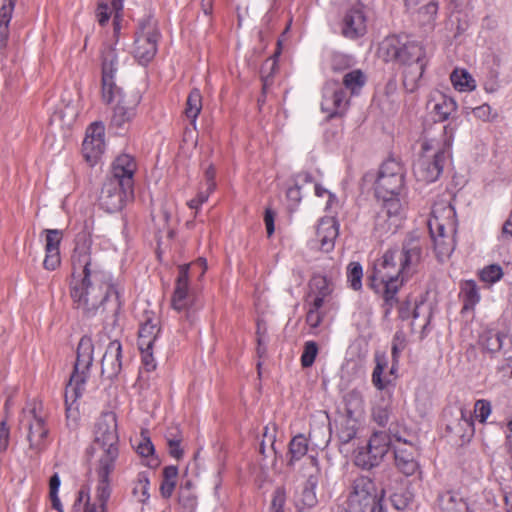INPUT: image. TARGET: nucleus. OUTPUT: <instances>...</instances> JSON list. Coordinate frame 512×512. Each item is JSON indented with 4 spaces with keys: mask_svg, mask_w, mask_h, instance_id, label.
Masks as SVG:
<instances>
[{
    "mask_svg": "<svg viewBox=\"0 0 512 512\" xmlns=\"http://www.w3.org/2000/svg\"><path fill=\"white\" fill-rule=\"evenodd\" d=\"M91 244L87 233L77 235L71 256L69 293L72 305L83 319H92L103 313H111L115 317L121 307L119 293L111 273L92 254Z\"/></svg>",
    "mask_w": 512,
    "mask_h": 512,
    "instance_id": "f257e3e1",
    "label": "nucleus"
},
{
    "mask_svg": "<svg viewBox=\"0 0 512 512\" xmlns=\"http://www.w3.org/2000/svg\"><path fill=\"white\" fill-rule=\"evenodd\" d=\"M404 187V170L395 159L386 160L375 182V194L383 203L375 216V230L380 234L395 233L405 217L398 195Z\"/></svg>",
    "mask_w": 512,
    "mask_h": 512,
    "instance_id": "f03ea898",
    "label": "nucleus"
},
{
    "mask_svg": "<svg viewBox=\"0 0 512 512\" xmlns=\"http://www.w3.org/2000/svg\"><path fill=\"white\" fill-rule=\"evenodd\" d=\"M379 52L385 61H395L404 67L403 86L407 92L416 91L426 67L422 45L406 37L393 35L383 40Z\"/></svg>",
    "mask_w": 512,
    "mask_h": 512,
    "instance_id": "7ed1b4c3",
    "label": "nucleus"
},
{
    "mask_svg": "<svg viewBox=\"0 0 512 512\" xmlns=\"http://www.w3.org/2000/svg\"><path fill=\"white\" fill-rule=\"evenodd\" d=\"M135 159L129 154L119 155L112 163L110 175L102 185L99 206L108 213H115L134 196Z\"/></svg>",
    "mask_w": 512,
    "mask_h": 512,
    "instance_id": "20e7f679",
    "label": "nucleus"
},
{
    "mask_svg": "<svg viewBox=\"0 0 512 512\" xmlns=\"http://www.w3.org/2000/svg\"><path fill=\"white\" fill-rule=\"evenodd\" d=\"M93 354V341L91 337L84 335L78 343L73 372L64 392L66 421L70 429H75L78 424L80 416L78 400L82 397L87 380L90 377Z\"/></svg>",
    "mask_w": 512,
    "mask_h": 512,
    "instance_id": "39448f33",
    "label": "nucleus"
},
{
    "mask_svg": "<svg viewBox=\"0 0 512 512\" xmlns=\"http://www.w3.org/2000/svg\"><path fill=\"white\" fill-rule=\"evenodd\" d=\"M410 276L399 262L396 250L388 249L374 264L373 281L381 286L384 314L388 316L398 303L397 294Z\"/></svg>",
    "mask_w": 512,
    "mask_h": 512,
    "instance_id": "423d86ee",
    "label": "nucleus"
},
{
    "mask_svg": "<svg viewBox=\"0 0 512 512\" xmlns=\"http://www.w3.org/2000/svg\"><path fill=\"white\" fill-rule=\"evenodd\" d=\"M385 491V488L379 490L371 478L357 477L352 483L347 512H384L382 499Z\"/></svg>",
    "mask_w": 512,
    "mask_h": 512,
    "instance_id": "0eeeda50",
    "label": "nucleus"
},
{
    "mask_svg": "<svg viewBox=\"0 0 512 512\" xmlns=\"http://www.w3.org/2000/svg\"><path fill=\"white\" fill-rule=\"evenodd\" d=\"M160 37V31L153 18L146 17L140 21L133 49V55L139 64L145 66L154 59Z\"/></svg>",
    "mask_w": 512,
    "mask_h": 512,
    "instance_id": "6e6552de",
    "label": "nucleus"
},
{
    "mask_svg": "<svg viewBox=\"0 0 512 512\" xmlns=\"http://www.w3.org/2000/svg\"><path fill=\"white\" fill-rule=\"evenodd\" d=\"M391 436L386 431H375L367 441L366 445L357 449L355 464L366 470H370L384 460L391 449Z\"/></svg>",
    "mask_w": 512,
    "mask_h": 512,
    "instance_id": "1a4fd4ad",
    "label": "nucleus"
},
{
    "mask_svg": "<svg viewBox=\"0 0 512 512\" xmlns=\"http://www.w3.org/2000/svg\"><path fill=\"white\" fill-rule=\"evenodd\" d=\"M117 418L113 412L103 413L96 423L95 443L103 449L99 461L116 462L118 458Z\"/></svg>",
    "mask_w": 512,
    "mask_h": 512,
    "instance_id": "9d476101",
    "label": "nucleus"
},
{
    "mask_svg": "<svg viewBox=\"0 0 512 512\" xmlns=\"http://www.w3.org/2000/svg\"><path fill=\"white\" fill-rule=\"evenodd\" d=\"M435 104L432 108V113L435 116V121L444 122L449 121L443 127V140L446 148H451L455 133L461 123L459 116H457L458 105L457 102L450 96L438 93L433 97Z\"/></svg>",
    "mask_w": 512,
    "mask_h": 512,
    "instance_id": "9b49d317",
    "label": "nucleus"
},
{
    "mask_svg": "<svg viewBox=\"0 0 512 512\" xmlns=\"http://www.w3.org/2000/svg\"><path fill=\"white\" fill-rule=\"evenodd\" d=\"M396 250L402 269L411 277L416 273L425 257V241L414 234H409L402 241L401 247H393Z\"/></svg>",
    "mask_w": 512,
    "mask_h": 512,
    "instance_id": "f8f14e48",
    "label": "nucleus"
},
{
    "mask_svg": "<svg viewBox=\"0 0 512 512\" xmlns=\"http://www.w3.org/2000/svg\"><path fill=\"white\" fill-rule=\"evenodd\" d=\"M24 425L28 429L27 440L30 450L41 453L47 446L49 428L45 416L36 407L24 411Z\"/></svg>",
    "mask_w": 512,
    "mask_h": 512,
    "instance_id": "ddd939ff",
    "label": "nucleus"
},
{
    "mask_svg": "<svg viewBox=\"0 0 512 512\" xmlns=\"http://www.w3.org/2000/svg\"><path fill=\"white\" fill-rule=\"evenodd\" d=\"M118 70V54L114 47L108 46L102 52V99L111 104L120 95L121 88L115 83Z\"/></svg>",
    "mask_w": 512,
    "mask_h": 512,
    "instance_id": "4468645a",
    "label": "nucleus"
},
{
    "mask_svg": "<svg viewBox=\"0 0 512 512\" xmlns=\"http://www.w3.org/2000/svg\"><path fill=\"white\" fill-rule=\"evenodd\" d=\"M449 151L450 148H446L443 142L442 147L432 157L426 154L421 155L413 168L417 180L426 183L436 181L442 174Z\"/></svg>",
    "mask_w": 512,
    "mask_h": 512,
    "instance_id": "2eb2a0df",
    "label": "nucleus"
},
{
    "mask_svg": "<svg viewBox=\"0 0 512 512\" xmlns=\"http://www.w3.org/2000/svg\"><path fill=\"white\" fill-rule=\"evenodd\" d=\"M349 106V98L343 86L336 80L327 81L322 91L321 109L327 118L343 116Z\"/></svg>",
    "mask_w": 512,
    "mask_h": 512,
    "instance_id": "dca6fc26",
    "label": "nucleus"
},
{
    "mask_svg": "<svg viewBox=\"0 0 512 512\" xmlns=\"http://www.w3.org/2000/svg\"><path fill=\"white\" fill-rule=\"evenodd\" d=\"M393 437L397 442L404 445V447L398 445L393 447L395 465L397 469L406 476L415 474L419 469V463L417 460L418 448L416 444L413 441L404 439L397 434H394Z\"/></svg>",
    "mask_w": 512,
    "mask_h": 512,
    "instance_id": "f3484780",
    "label": "nucleus"
},
{
    "mask_svg": "<svg viewBox=\"0 0 512 512\" xmlns=\"http://www.w3.org/2000/svg\"><path fill=\"white\" fill-rule=\"evenodd\" d=\"M194 302V295L189 289V266L179 267L174 292L171 299V306L177 312H185L187 319L190 318V309Z\"/></svg>",
    "mask_w": 512,
    "mask_h": 512,
    "instance_id": "a211bd4d",
    "label": "nucleus"
},
{
    "mask_svg": "<svg viewBox=\"0 0 512 512\" xmlns=\"http://www.w3.org/2000/svg\"><path fill=\"white\" fill-rule=\"evenodd\" d=\"M138 94L123 96L122 91L113 102H117L111 117V126L117 130V133L126 128V124L130 123L136 116L137 106L140 102Z\"/></svg>",
    "mask_w": 512,
    "mask_h": 512,
    "instance_id": "6ab92c4d",
    "label": "nucleus"
},
{
    "mask_svg": "<svg viewBox=\"0 0 512 512\" xmlns=\"http://www.w3.org/2000/svg\"><path fill=\"white\" fill-rule=\"evenodd\" d=\"M105 127L102 122L92 123L82 143V153L88 163L94 165L105 150Z\"/></svg>",
    "mask_w": 512,
    "mask_h": 512,
    "instance_id": "aec40b11",
    "label": "nucleus"
},
{
    "mask_svg": "<svg viewBox=\"0 0 512 512\" xmlns=\"http://www.w3.org/2000/svg\"><path fill=\"white\" fill-rule=\"evenodd\" d=\"M366 22L363 5L356 4L344 14L341 22V34L351 40L363 37L367 31Z\"/></svg>",
    "mask_w": 512,
    "mask_h": 512,
    "instance_id": "412c9836",
    "label": "nucleus"
},
{
    "mask_svg": "<svg viewBox=\"0 0 512 512\" xmlns=\"http://www.w3.org/2000/svg\"><path fill=\"white\" fill-rule=\"evenodd\" d=\"M479 345L491 354H506L512 350V336L496 329H486L479 336Z\"/></svg>",
    "mask_w": 512,
    "mask_h": 512,
    "instance_id": "4be33fe9",
    "label": "nucleus"
},
{
    "mask_svg": "<svg viewBox=\"0 0 512 512\" xmlns=\"http://www.w3.org/2000/svg\"><path fill=\"white\" fill-rule=\"evenodd\" d=\"M122 370V345L118 340L111 341L101 360V372L108 379L116 378Z\"/></svg>",
    "mask_w": 512,
    "mask_h": 512,
    "instance_id": "5701e85b",
    "label": "nucleus"
},
{
    "mask_svg": "<svg viewBox=\"0 0 512 512\" xmlns=\"http://www.w3.org/2000/svg\"><path fill=\"white\" fill-rule=\"evenodd\" d=\"M45 238V258L43 266L46 270L53 271L61 263L60 243L62 240V231L58 229H46Z\"/></svg>",
    "mask_w": 512,
    "mask_h": 512,
    "instance_id": "b1692460",
    "label": "nucleus"
},
{
    "mask_svg": "<svg viewBox=\"0 0 512 512\" xmlns=\"http://www.w3.org/2000/svg\"><path fill=\"white\" fill-rule=\"evenodd\" d=\"M115 468V462L99 461L98 484L96 487V500L99 503L100 512H104L111 496L110 473Z\"/></svg>",
    "mask_w": 512,
    "mask_h": 512,
    "instance_id": "393cba45",
    "label": "nucleus"
},
{
    "mask_svg": "<svg viewBox=\"0 0 512 512\" xmlns=\"http://www.w3.org/2000/svg\"><path fill=\"white\" fill-rule=\"evenodd\" d=\"M428 227L431 237L434 242L435 250L442 255H450L454 249L451 240L446 241V225L441 222L439 217L436 215V210L432 211V216L428 221Z\"/></svg>",
    "mask_w": 512,
    "mask_h": 512,
    "instance_id": "a878e982",
    "label": "nucleus"
},
{
    "mask_svg": "<svg viewBox=\"0 0 512 512\" xmlns=\"http://www.w3.org/2000/svg\"><path fill=\"white\" fill-rule=\"evenodd\" d=\"M436 506L440 512H469L465 497L454 489L439 492Z\"/></svg>",
    "mask_w": 512,
    "mask_h": 512,
    "instance_id": "bb28decb",
    "label": "nucleus"
},
{
    "mask_svg": "<svg viewBox=\"0 0 512 512\" xmlns=\"http://www.w3.org/2000/svg\"><path fill=\"white\" fill-rule=\"evenodd\" d=\"M339 233V224L334 218H322L317 226V239L321 249L328 252L334 247V241Z\"/></svg>",
    "mask_w": 512,
    "mask_h": 512,
    "instance_id": "cd10ccee",
    "label": "nucleus"
},
{
    "mask_svg": "<svg viewBox=\"0 0 512 512\" xmlns=\"http://www.w3.org/2000/svg\"><path fill=\"white\" fill-rule=\"evenodd\" d=\"M160 333L158 320L147 319L139 328L138 347L152 349Z\"/></svg>",
    "mask_w": 512,
    "mask_h": 512,
    "instance_id": "c85d7f7f",
    "label": "nucleus"
},
{
    "mask_svg": "<svg viewBox=\"0 0 512 512\" xmlns=\"http://www.w3.org/2000/svg\"><path fill=\"white\" fill-rule=\"evenodd\" d=\"M150 480L147 472L142 471L137 474L132 483V496L141 504H146L150 499Z\"/></svg>",
    "mask_w": 512,
    "mask_h": 512,
    "instance_id": "c756f323",
    "label": "nucleus"
},
{
    "mask_svg": "<svg viewBox=\"0 0 512 512\" xmlns=\"http://www.w3.org/2000/svg\"><path fill=\"white\" fill-rule=\"evenodd\" d=\"M460 295L463 298V310L473 309L481 299L479 288L474 280H466L461 284Z\"/></svg>",
    "mask_w": 512,
    "mask_h": 512,
    "instance_id": "7c9ffc66",
    "label": "nucleus"
},
{
    "mask_svg": "<svg viewBox=\"0 0 512 512\" xmlns=\"http://www.w3.org/2000/svg\"><path fill=\"white\" fill-rule=\"evenodd\" d=\"M308 439L304 434L294 436L289 443L290 459L288 464L294 465L296 461L302 459L308 452Z\"/></svg>",
    "mask_w": 512,
    "mask_h": 512,
    "instance_id": "2f4dec72",
    "label": "nucleus"
},
{
    "mask_svg": "<svg viewBox=\"0 0 512 512\" xmlns=\"http://www.w3.org/2000/svg\"><path fill=\"white\" fill-rule=\"evenodd\" d=\"M202 109V95L199 89L191 90L187 97L185 115L190 119L193 125L196 124L197 117Z\"/></svg>",
    "mask_w": 512,
    "mask_h": 512,
    "instance_id": "473e14b6",
    "label": "nucleus"
},
{
    "mask_svg": "<svg viewBox=\"0 0 512 512\" xmlns=\"http://www.w3.org/2000/svg\"><path fill=\"white\" fill-rule=\"evenodd\" d=\"M163 479L160 485V493L163 498H170L176 486L178 476V467L174 465L166 466L163 469Z\"/></svg>",
    "mask_w": 512,
    "mask_h": 512,
    "instance_id": "72a5a7b5",
    "label": "nucleus"
},
{
    "mask_svg": "<svg viewBox=\"0 0 512 512\" xmlns=\"http://www.w3.org/2000/svg\"><path fill=\"white\" fill-rule=\"evenodd\" d=\"M454 88L458 91H471L476 88L473 77L464 69H455L450 76Z\"/></svg>",
    "mask_w": 512,
    "mask_h": 512,
    "instance_id": "f704fd0d",
    "label": "nucleus"
},
{
    "mask_svg": "<svg viewBox=\"0 0 512 512\" xmlns=\"http://www.w3.org/2000/svg\"><path fill=\"white\" fill-rule=\"evenodd\" d=\"M366 76L360 69L347 72L343 77L344 89L350 90L351 94H357L365 85Z\"/></svg>",
    "mask_w": 512,
    "mask_h": 512,
    "instance_id": "c9c22d12",
    "label": "nucleus"
},
{
    "mask_svg": "<svg viewBox=\"0 0 512 512\" xmlns=\"http://www.w3.org/2000/svg\"><path fill=\"white\" fill-rule=\"evenodd\" d=\"M165 437L167 441L169 455L176 460H181L183 458L184 451L180 445L182 438L181 435L179 434L178 429H169Z\"/></svg>",
    "mask_w": 512,
    "mask_h": 512,
    "instance_id": "e433bc0d",
    "label": "nucleus"
},
{
    "mask_svg": "<svg viewBox=\"0 0 512 512\" xmlns=\"http://www.w3.org/2000/svg\"><path fill=\"white\" fill-rule=\"evenodd\" d=\"M413 494L405 487H401L390 494L391 506L397 511H404L410 505Z\"/></svg>",
    "mask_w": 512,
    "mask_h": 512,
    "instance_id": "4c0bfd02",
    "label": "nucleus"
},
{
    "mask_svg": "<svg viewBox=\"0 0 512 512\" xmlns=\"http://www.w3.org/2000/svg\"><path fill=\"white\" fill-rule=\"evenodd\" d=\"M455 433L461 438H470L474 434V421L471 416V412L466 409L460 410V418L457 426L455 427Z\"/></svg>",
    "mask_w": 512,
    "mask_h": 512,
    "instance_id": "58836bf2",
    "label": "nucleus"
},
{
    "mask_svg": "<svg viewBox=\"0 0 512 512\" xmlns=\"http://www.w3.org/2000/svg\"><path fill=\"white\" fill-rule=\"evenodd\" d=\"M316 485H317V479L313 475H310L305 487L302 490L301 497H300V502L302 503V505L304 507L312 508L316 505V503H317V497H316V492H315Z\"/></svg>",
    "mask_w": 512,
    "mask_h": 512,
    "instance_id": "ea45409f",
    "label": "nucleus"
},
{
    "mask_svg": "<svg viewBox=\"0 0 512 512\" xmlns=\"http://www.w3.org/2000/svg\"><path fill=\"white\" fill-rule=\"evenodd\" d=\"M503 275V269L499 264H490L484 266L479 271L480 280L490 285L499 282L502 279Z\"/></svg>",
    "mask_w": 512,
    "mask_h": 512,
    "instance_id": "a19ab883",
    "label": "nucleus"
},
{
    "mask_svg": "<svg viewBox=\"0 0 512 512\" xmlns=\"http://www.w3.org/2000/svg\"><path fill=\"white\" fill-rule=\"evenodd\" d=\"M310 288V293L321 295L322 297H329L333 290L332 282L322 275H316L312 278Z\"/></svg>",
    "mask_w": 512,
    "mask_h": 512,
    "instance_id": "79ce46f5",
    "label": "nucleus"
},
{
    "mask_svg": "<svg viewBox=\"0 0 512 512\" xmlns=\"http://www.w3.org/2000/svg\"><path fill=\"white\" fill-rule=\"evenodd\" d=\"M391 415V405L388 402L383 401L382 404H378L372 409L373 420L382 427H385Z\"/></svg>",
    "mask_w": 512,
    "mask_h": 512,
    "instance_id": "37998d69",
    "label": "nucleus"
},
{
    "mask_svg": "<svg viewBox=\"0 0 512 512\" xmlns=\"http://www.w3.org/2000/svg\"><path fill=\"white\" fill-rule=\"evenodd\" d=\"M318 354V345L315 341H307L304 344L301 355V365L304 368L311 367Z\"/></svg>",
    "mask_w": 512,
    "mask_h": 512,
    "instance_id": "c03bdc74",
    "label": "nucleus"
},
{
    "mask_svg": "<svg viewBox=\"0 0 512 512\" xmlns=\"http://www.w3.org/2000/svg\"><path fill=\"white\" fill-rule=\"evenodd\" d=\"M362 276H363V269L360 263L358 262H352L348 266V272L347 277L348 281L350 282V286L353 290L357 291L361 289L362 287Z\"/></svg>",
    "mask_w": 512,
    "mask_h": 512,
    "instance_id": "a18cd8bd",
    "label": "nucleus"
},
{
    "mask_svg": "<svg viewBox=\"0 0 512 512\" xmlns=\"http://www.w3.org/2000/svg\"><path fill=\"white\" fill-rule=\"evenodd\" d=\"M353 65V58L346 54L334 53L331 57V69L334 72H343L350 69Z\"/></svg>",
    "mask_w": 512,
    "mask_h": 512,
    "instance_id": "49530a36",
    "label": "nucleus"
},
{
    "mask_svg": "<svg viewBox=\"0 0 512 512\" xmlns=\"http://www.w3.org/2000/svg\"><path fill=\"white\" fill-rule=\"evenodd\" d=\"M74 512H98L95 504L89 503V494L84 489L78 492V498L73 505Z\"/></svg>",
    "mask_w": 512,
    "mask_h": 512,
    "instance_id": "de8ad7c7",
    "label": "nucleus"
},
{
    "mask_svg": "<svg viewBox=\"0 0 512 512\" xmlns=\"http://www.w3.org/2000/svg\"><path fill=\"white\" fill-rule=\"evenodd\" d=\"M385 366H386L385 363H382L381 361L377 360L376 366L372 373V383L379 390L385 389L388 384V381H385L382 378V374L384 372Z\"/></svg>",
    "mask_w": 512,
    "mask_h": 512,
    "instance_id": "09e8293b",
    "label": "nucleus"
},
{
    "mask_svg": "<svg viewBox=\"0 0 512 512\" xmlns=\"http://www.w3.org/2000/svg\"><path fill=\"white\" fill-rule=\"evenodd\" d=\"M474 412L480 422L484 423L491 413V403L488 400H477L474 406Z\"/></svg>",
    "mask_w": 512,
    "mask_h": 512,
    "instance_id": "8fccbe9b",
    "label": "nucleus"
},
{
    "mask_svg": "<svg viewBox=\"0 0 512 512\" xmlns=\"http://www.w3.org/2000/svg\"><path fill=\"white\" fill-rule=\"evenodd\" d=\"M12 16L0 13V51L5 48L9 37V23Z\"/></svg>",
    "mask_w": 512,
    "mask_h": 512,
    "instance_id": "3c124183",
    "label": "nucleus"
},
{
    "mask_svg": "<svg viewBox=\"0 0 512 512\" xmlns=\"http://www.w3.org/2000/svg\"><path fill=\"white\" fill-rule=\"evenodd\" d=\"M437 12L438 2L436 0H431L419 9V13L422 16L423 21L428 23L435 19Z\"/></svg>",
    "mask_w": 512,
    "mask_h": 512,
    "instance_id": "603ef678",
    "label": "nucleus"
},
{
    "mask_svg": "<svg viewBox=\"0 0 512 512\" xmlns=\"http://www.w3.org/2000/svg\"><path fill=\"white\" fill-rule=\"evenodd\" d=\"M357 435V429L354 424L346 423L342 425L338 432V437L341 443L347 444L353 440Z\"/></svg>",
    "mask_w": 512,
    "mask_h": 512,
    "instance_id": "864d4df0",
    "label": "nucleus"
},
{
    "mask_svg": "<svg viewBox=\"0 0 512 512\" xmlns=\"http://www.w3.org/2000/svg\"><path fill=\"white\" fill-rule=\"evenodd\" d=\"M286 497L284 490L278 488L273 494L269 512H284L283 508L285 505Z\"/></svg>",
    "mask_w": 512,
    "mask_h": 512,
    "instance_id": "5fc2aeb1",
    "label": "nucleus"
},
{
    "mask_svg": "<svg viewBox=\"0 0 512 512\" xmlns=\"http://www.w3.org/2000/svg\"><path fill=\"white\" fill-rule=\"evenodd\" d=\"M324 318V313L319 310L307 309L306 313V323L309 325L311 329H316L320 326Z\"/></svg>",
    "mask_w": 512,
    "mask_h": 512,
    "instance_id": "6e6d98bb",
    "label": "nucleus"
},
{
    "mask_svg": "<svg viewBox=\"0 0 512 512\" xmlns=\"http://www.w3.org/2000/svg\"><path fill=\"white\" fill-rule=\"evenodd\" d=\"M10 441V429L5 420L0 422V454L4 453Z\"/></svg>",
    "mask_w": 512,
    "mask_h": 512,
    "instance_id": "4d7b16f0",
    "label": "nucleus"
},
{
    "mask_svg": "<svg viewBox=\"0 0 512 512\" xmlns=\"http://www.w3.org/2000/svg\"><path fill=\"white\" fill-rule=\"evenodd\" d=\"M474 116L482 121H490L492 109L488 104H483L475 108H471Z\"/></svg>",
    "mask_w": 512,
    "mask_h": 512,
    "instance_id": "13d9d810",
    "label": "nucleus"
},
{
    "mask_svg": "<svg viewBox=\"0 0 512 512\" xmlns=\"http://www.w3.org/2000/svg\"><path fill=\"white\" fill-rule=\"evenodd\" d=\"M142 353V364L146 371L150 372L156 368V362L152 355V349L139 348Z\"/></svg>",
    "mask_w": 512,
    "mask_h": 512,
    "instance_id": "bf43d9fd",
    "label": "nucleus"
},
{
    "mask_svg": "<svg viewBox=\"0 0 512 512\" xmlns=\"http://www.w3.org/2000/svg\"><path fill=\"white\" fill-rule=\"evenodd\" d=\"M154 445L149 438H144L137 446V452L142 457H148L154 454Z\"/></svg>",
    "mask_w": 512,
    "mask_h": 512,
    "instance_id": "052dcab7",
    "label": "nucleus"
},
{
    "mask_svg": "<svg viewBox=\"0 0 512 512\" xmlns=\"http://www.w3.org/2000/svg\"><path fill=\"white\" fill-rule=\"evenodd\" d=\"M96 16L99 24L104 26L110 18L108 5L105 3H99L96 11Z\"/></svg>",
    "mask_w": 512,
    "mask_h": 512,
    "instance_id": "680f3d73",
    "label": "nucleus"
},
{
    "mask_svg": "<svg viewBox=\"0 0 512 512\" xmlns=\"http://www.w3.org/2000/svg\"><path fill=\"white\" fill-rule=\"evenodd\" d=\"M328 297H322L321 295L309 294L308 308L321 311Z\"/></svg>",
    "mask_w": 512,
    "mask_h": 512,
    "instance_id": "e2e57ef3",
    "label": "nucleus"
},
{
    "mask_svg": "<svg viewBox=\"0 0 512 512\" xmlns=\"http://www.w3.org/2000/svg\"><path fill=\"white\" fill-rule=\"evenodd\" d=\"M210 193L211 192H209L208 190H206L205 192H199L195 198L191 199L188 202V206L191 209L198 210L200 206L208 200Z\"/></svg>",
    "mask_w": 512,
    "mask_h": 512,
    "instance_id": "0e129e2a",
    "label": "nucleus"
},
{
    "mask_svg": "<svg viewBox=\"0 0 512 512\" xmlns=\"http://www.w3.org/2000/svg\"><path fill=\"white\" fill-rule=\"evenodd\" d=\"M286 195L290 202H292L294 205H298L302 198L301 187L299 184L295 183L294 186L288 188Z\"/></svg>",
    "mask_w": 512,
    "mask_h": 512,
    "instance_id": "69168bd1",
    "label": "nucleus"
},
{
    "mask_svg": "<svg viewBox=\"0 0 512 512\" xmlns=\"http://www.w3.org/2000/svg\"><path fill=\"white\" fill-rule=\"evenodd\" d=\"M215 175H216L215 168H214V166L210 165L205 171V180H206L207 190L209 192L214 191V189L216 188Z\"/></svg>",
    "mask_w": 512,
    "mask_h": 512,
    "instance_id": "338daca9",
    "label": "nucleus"
},
{
    "mask_svg": "<svg viewBox=\"0 0 512 512\" xmlns=\"http://www.w3.org/2000/svg\"><path fill=\"white\" fill-rule=\"evenodd\" d=\"M274 217H275L274 212L270 208H267L265 210V214H264V222H265L268 236H271L275 230Z\"/></svg>",
    "mask_w": 512,
    "mask_h": 512,
    "instance_id": "774afa93",
    "label": "nucleus"
}]
</instances>
